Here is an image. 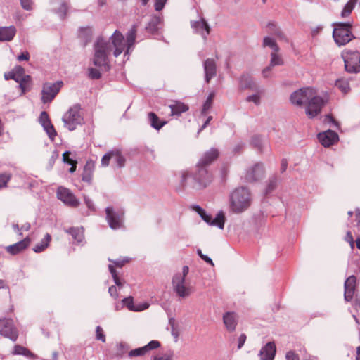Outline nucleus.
I'll return each instance as SVG.
<instances>
[{
	"instance_id": "1",
	"label": "nucleus",
	"mask_w": 360,
	"mask_h": 360,
	"mask_svg": "<svg viewBox=\"0 0 360 360\" xmlns=\"http://www.w3.org/2000/svg\"><path fill=\"white\" fill-rule=\"evenodd\" d=\"M188 176H191L201 188H206L212 182L214 173L212 168L205 167L197 162L195 169L191 173L188 172H184L182 173L179 186L176 188V191H181L184 189L186 179Z\"/></svg>"
},
{
	"instance_id": "2",
	"label": "nucleus",
	"mask_w": 360,
	"mask_h": 360,
	"mask_svg": "<svg viewBox=\"0 0 360 360\" xmlns=\"http://www.w3.org/2000/svg\"><path fill=\"white\" fill-rule=\"evenodd\" d=\"M94 65L104 72H109L111 65L108 56L112 50L110 41L102 36L98 37L94 44Z\"/></svg>"
},
{
	"instance_id": "3",
	"label": "nucleus",
	"mask_w": 360,
	"mask_h": 360,
	"mask_svg": "<svg viewBox=\"0 0 360 360\" xmlns=\"http://www.w3.org/2000/svg\"><path fill=\"white\" fill-rule=\"evenodd\" d=\"M251 193L246 187L235 188L229 195V209L233 213H241L251 205Z\"/></svg>"
},
{
	"instance_id": "4",
	"label": "nucleus",
	"mask_w": 360,
	"mask_h": 360,
	"mask_svg": "<svg viewBox=\"0 0 360 360\" xmlns=\"http://www.w3.org/2000/svg\"><path fill=\"white\" fill-rule=\"evenodd\" d=\"M333 26V37L338 46H345L355 39L352 33V22H334Z\"/></svg>"
},
{
	"instance_id": "5",
	"label": "nucleus",
	"mask_w": 360,
	"mask_h": 360,
	"mask_svg": "<svg viewBox=\"0 0 360 360\" xmlns=\"http://www.w3.org/2000/svg\"><path fill=\"white\" fill-rule=\"evenodd\" d=\"M81 105L76 103L73 105L63 116L64 125L70 131H74L78 125H82L84 122V117L81 112Z\"/></svg>"
},
{
	"instance_id": "6",
	"label": "nucleus",
	"mask_w": 360,
	"mask_h": 360,
	"mask_svg": "<svg viewBox=\"0 0 360 360\" xmlns=\"http://www.w3.org/2000/svg\"><path fill=\"white\" fill-rule=\"evenodd\" d=\"M345 68L347 72L357 73L360 72V52L345 49L342 53Z\"/></svg>"
},
{
	"instance_id": "7",
	"label": "nucleus",
	"mask_w": 360,
	"mask_h": 360,
	"mask_svg": "<svg viewBox=\"0 0 360 360\" xmlns=\"http://www.w3.org/2000/svg\"><path fill=\"white\" fill-rule=\"evenodd\" d=\"M63 86L62 81L54 83L45 82L43 84L41 90V101L43 103H51L57 94L60 92Z\"/></svg>"
},
{
	"instance_id": "8",
	"label": "nucleus",
	"mask_w": 360,
	"mask_h": 360,
	"mask_svg": "<svg viewBox=\"0 0 360 360\" xmlns=\"http://www.w3.org/2000/svg\"><path fill=\"white\" fill-rule=\"evenodd\" d=\"M194 210L208 224L217 226L221 229H224L226 217L223 211L219 212L216 217L213 219L211 214H207V212L199 205H195Z\"/></svg>"
},
{
	"instance_id": "9",
	"label": "nucleus",
	"mask_w": 360,
	"mask_h": 360,
	"mask_svg": "<svg viewBox=\"0 0 360 360\" xmlns=\"http://www.w3.org/2000/svg\"><path fill=\"white\" fill-rule=\"evenodd\" d=\"M0 334L13 342L17 340L19 333L12 319H0Z\"/></svg>"
},
{
	"instance_id": "10",
	"label": "nucleus",
	"mask_w": 360,
	"mask_h": 360,
	"mask_svg": "<svg viewBox=\"0 0 360 360\" xmlns=\"http://www.w3.org/2000/svg\"><path fill=\"white\" fill-rule=\"evenodd\" d=\"M325 105V101L321 96H316L308 101L306 106V114L309 118L312 119L316 117L321 111Z\"/></svg>"
},
{
	"instance_id": "11",
	"label": "nucleus",
	"mask_w": 360,
	"mask_h": 360,
	"mask_svg": "<svg viewBox=\"0 0 360 360\" xmlns=\"http://www.w3.org/2000/svg\"><path fill=\"white\" fill-rule=\"evenodd\" d=\"M56 195L58 199L60 200L65 205L70 207H77L79 205V201L68 188L63 186L58 187L57 189Z\"/></svg>"
},
{
	"instance_id": "12",
	"label": "nucleus",
	"mask_w": 360,
	"mask_h": 360,
	"mask_svg": "<svg viewBox=\"0 0 360 360\" xmlns=\"http://www.w3.org/2000/svg\"><path fill=\"white\" fill-rule=\"evenodd\" d=\"M106 219L109 226L112 229H118L122 227L124 213L121 211H115L112 207H108L105 209Z\"/></svg>"
},
{
	"instance_id": "13",
	"label": "nucleus",
	"mask_w": 360,
	"mask_h": 360,
	"mask_svg": "<svg viewBox=\"0 0 360 360\" xmlns=\"http://www.w3.org/2000/svg\"><path fill=\"white\" fill-rule=\"evenodd\" d=\"M172 286L176 295L182 298L188 297L193 292L192 288L185 285V279L179 276H174L172 278Z\"/></svg>"
},
{
	"instance_id": "14",
	"label": "nucleus",
	"mask_w": 360,
	"mask_h": 360,
	"mask_svg": "<svg viewBox=\"0 0 360 360\" xmlns=\"http://www.w3.org/2000/svg\"><path fill=\"white\" fill-rule=\"evenodd\" d=\"M238 89L240 91L251 90L259 91V86L252 76L248 72L243 73L238 79Z\"/></svg>"
},
{
	"instance_id": "15",
	"label": "nucleus",
	"mask_w": 360,
	"mask_h": 360,
	"mask_svg": "<svg viewBox=\"0 0 360 360\" xmlns=\"http://www.w3.org/2000/svg\"><path fill=\"white\" fill-rule=\"evenodd\" d=\"M317 138L321 144L326 148L335 144L339 141L338 134L330 129L319 133Z\"/></svg>"
},
{
	"instance_id": "16",
	"label": "nucleus",
	"mask_w": 360,
	"mask_h": 360,
	"mask_svg": "<svg viewBox=\"0 0 360 360\" xmlns=\"http://www.w3.org/2000/svg\"><path fill=\"white\" fill-rule=\"evenodd\" d=\"M219 155L220 153L217 148H212L203 153L198 163L205 167L212 168V164L218 159Z\"/></svg>"
},
{
	"instance_id": "17",
	"label": "nucleus",
	"mask_w": 360,
	"mask_h": 360,
	"mask_svg": "<svg viewBox=\"0 0 360 360\" xmlns=\"http://www.w3.org/2000/svg\"><path fill=\"white\" fill-rule=\"evenodd\" d=\"M161 346L160 342L158 340H151L146 345L139 347L134 349H131L128 353L129 358L143 356L147 352L150 350L155 349Z\"/></svg>"
},
{
	"instance_id": "18",
	"label": "nucleus",
	"mask_w": 360,
	"mask_h": 360,
	"mask_svg": "<svg viewBox=\"0 0 360 360\" xmlns=\"http://www.w3.org/2000/svg\"><path fill=\"white\" fill-rule=\"evenodd\" d=\"M264 174V166L262 163H256L251 167L245 175V180L248 182H255L260 179Z\"/></svg>"
},
{
	"instance_id": "19",
	"label": "nucleus",
	"mask_w": 360,
	"mask_h": 360,
	"mask_svg": "<svg viewBox=\"0 0 360 360\" xmlns=\"http://www.w3.org/2000/svg\"><path fill=\"white\" fill-rule=\"evenodd\" d=\"M356 277L354 275L349 276L345 282L344 297L347 302H350L354 296L356 291Z\"/></svg>"
},
{
	"instance_id": "20",
	"label": "nucleus",
	"mask_w": 360,
	"mask_h": 360,
	"mask_svg": "<svg viewBox=\"0 0 360 360\" xmlns=\"http://www.w3.org/2000/svg\"><path fill=\"white\" fill-rule=\"evenodd\" d=\"M31 243V238L29 236H27L22 240L9 245L6 247V252L12 255H16L21 252H22L24 250H25L27 248L29 247L30 244Z\"/></svg>"
},
{
	"instance_id": "21",
	"label": "nucleus",
	"mask_w": 360,
	"mask_h": 360,
	"mask_svg": "<svg viewBox=\"0 0 360 360\" xmlns=\"http://www.w3.org/2000/svg\"><path fill=\"white\" fill-rule=\"evenodd\" d=\"M205 79L207 83L217 75V65L214 59L207 58L204 61Z\"/></svg>"
},
{
	"instance_id": "22",
	"label": "nucleus",
	"mask_w": 360,
	"mask_h": 360,
	"mask_svg": "<svg viewBox=\"0 0 360 360\" xmlns=\"http://www.w3.org/2000/svg\"><path fill=\"white\" fill-rule=\"evenodd\" d=\"M276 347L274 342H269L260 350L261 360H274L276 355Z\"/></svg>"
},
{
	"instance_id": "23",
	"label": "nucleus",
	"mask_w": 360,
	"mask_h": 360,
	"mask_svg": "<svg viewBox=\"0 0 360 360\" xmlns=\"http://www.w3.org/2000/svg\"><path fill=\"white\" fill-rule=\"evenodd\" d=\"M309 89H300L294 91L290 96V101L292 103L298 106H302L307 101L309 100L307 91Z\"/></svg>"
},
{
	"instance_id": "24",
	"label": "nucleus",
	"mask_w": 360,
	"mask_h": 360,
	"mask_svg": "<svg viewBox=\"0 0 360 360\" xmlns=\"http://www.w3.org/2000/svg\"><path fill=\"white\" fill-rule=\"evenodd\" d=\"M223 322L229 332H233L238 324V316L235 312H226L223 315Z\"/></svg>"
},
{
	"instance_id": "25",
	"label": "nucleus",
	"mask_w": 360,
	"mask_h": 360,
	"mask_svg": "<svg viewBox=\"0 0 360 360\" xmlns=\"http://www.w3.org/2000/svg\"><path fill=\"white\" fill-rule=\"evenodd\" d=\"M94 169V162L92 160L86 161L82 174V181L86 182L89 185L92 184Z\"/></svg>"
},
{
	"instance_id": "26",
	"label": "nucleus",
	"mask_w": 360,
	"mask_h": 360,
	"mask_svg": "<svg viewBox=\"0 0 360 360\" xmlns=\"http://www.w3.org/2000/svg\"><path fill=\"white\" fill-rule=\"evenodd\" d=\"M123 305L125 306L129 311H141L147 309L149 304L146 302L140 303L135 305L134 303V298L132 296H129L122 300Z\"/></svg>"
},
{
	"instance_id": "27",
	"label": "nucleus",
	"mask_w": 360,
	"mask_h": 360,
	"mask_svg": "<svg viewBox=\"0 0 360 360\" xmlns=\"http://www.w3.org/2000/svg\"><path fill=\"white\" fill-rule=\"evenodd\" d=\"M191 27L197 32H200L202 37L206 39L210 33V27L205 19L199 21H191Z\"/></svg>"
},
{
	"instance_id": "28",
	"label": "nucleus",
	"mask_w": 360,
	"mask_h": 360,
	"mask_svg": "<svg viewBox=\"0 0 360 360\" xmlns=\"http://www.w3.org/2000/svg\"><path fill=\"white\" fill-rule=\"evenodd\" d=\"M16 28L15 26L11 25L9 27H0V41H11L16 34Z\"/></svg>"
},
{
	"instance_id": "29",
	"label": "nucleus",
	"mask_w": 360,
	"mask_h": 360,
	"mask_svg": "<svg viewBox=\"0 0 360 360\" xmlns=\"http://www.w3.org/2000/svg\"><path fill=\"white\" fill-rule=\"evenodd\" d=\"M17 83L19 84L18 88L21 91V95L25 94L26 93L31 91L33 86V80L32 77L30 75L24 76L23 78H21L19 82Z\"/></svg>"
},
{
	"instance_id": "30",
	"label": "nucleus",
	"mask_w": 360,
	"mask_h": 360,
	"mask_svg": "<svg viewBox=\"0 0 360 360\" xmlns=\"http://www.w3.org/2000/svg\"><path fill=\"white\" fill-rule=\"evenodd\" d=\"M162 18L158 15H153L151 17L150 21L146 25L145 30L146 31L151 34H156L158 33V25L160 24Z\"/></svg>"
},
{
	"instance_id": "31",
	"label": "nucleus",
	"mask_w": 360,
	"mask_h": 360,
	"mask_svg": "<svg viewBox=\"0 0 360 360\" xmlns=\"http://www.w3.org/2000/svg\"><path fill=\"white\" fill-rule=\"evenodd\" d=\"M171 109V115L179 116L183 112H185L188 110L189 107L187 104H185L181 101H174L173 104L169 105Z\"/></svg>"
},
{
	"instance_id": "32",
	"label": "nucleus",
	"mask_w": 360,
	"mask_h": 360,
	"mask_svg": "<svg viewBox=\"0 0 360 360\" xmlns=\"http://www.w3.org/2000/svg\"><path fill=\"white\" fill-rule=\"evenodd\" d=\"M93 31L91 27H81L78 31V37L82 40L84 45L86 46L91 40Z\"/></svg>"
},
{
	"instance_id": "33",
	"label": "nucleus",
	"mask_w": 360,
	"mask_h": 360,
	"mask_svg": "<svg viewBox=\"0 0 360 360\" xmlns=\"http://www.w3.org/2000/svg\"><path fill=\"white\" fill-rule=\"evenodd\" d=\"M148 117L151 127L157 130H160L167 123L166 121L161 120L153 112H150Z\"/></svg>"
},
{
	"instance_id": "34",
	"label": "nucleus",
	"mask_w": 360,
	"mask_h": 360,
	"mask_svg": "<svg viewBox=\"0 0 360 360\" xmlns=\"http://www.w3.org/2000/svg\"><path fill=\"white\" fill-rule=\"evenodd\" d=\"M51 241V236L49 233H46L41 242L33 248V251L36 253H40L44 251L49 246Z\"/></svg>"
},
{
	"instance_id": "35",
	"label": "nucleus",
	"mask_w": 360,
	"mask_h": 360,
	"mask_svg": "<svg viewBox=\"0 0 360 360\" xmlns=\"http://www.w3.org/2000/svg\"><path fill=\"white\" fill-rule=\"evenodd\" d=\"M269 34L276 36L279 39L288 41L285 35L275 23L269 22L267 25Z\"/></svg>"
},
{
	"instance_id": "36",
	"label": "nucleus",
	"mask_w": 360,
	"mask_h": 360,
	"mask_svg": "<svg viewBox=\"0 0 360 360\" xmlns=\"http://www.w3.org/2000/svg\"><path fill=\"white\" fill-rule=\"evenodd\" d=\"M110 40L113 46H125L124 37L119 30L115 31Z\"/></svg>"
},
{
	"instance_id": "37",
	"label": "nucleus",
	"mask_w": 360,
	"mask_h": 360,
	"mask_svg": "<svg viewBox=\"0 0 360 360\" xmlns=\"http://www.w3.org/2000/svg\"><path fill=\"white\" fill-rule=\"evenodd\" d=\"M70 7V3L66 1H63L60 6L54 10V12L58 15L62 20H64L68 14V11Z\"/></svg>"
},
{
	"instance_id": "38",
	"label": "nucleus",
	"mask_w": 360,
	"mask_h": 360,
	"mask_svg": "<svg viewBox=\"0 0 360 360\" xmlns=\"http://www.w3.org/2000/svg\"><path fill=\"white\" fill-rule=\"evenodd\" d=\"M41 125L43 127L49 138L51 141H54L58 134L51 121L49 120L48 122L41 124Z\"/></svg>"
},
{
	"instance_id": "39",
	"label": "nucleus",
	"mask_w": 360,
	"mask_h": 360,
	"mask_svg": "<svg viewBox=\"0 0 360 360\" xmlns=\"http://www.w3.org/2000/svg\"><path fill=\"white\" fill-rule=\"evenodd\" d=\"M13 354L15 355H22L28 358L34 356V354L30 349L20 345H15L14 346Z\"/></svg>"
},
{
	"instance_id": "40",
	"label": "nucleus",
	"mask_w": 360,
	"mask_h": 360,
	"mask_svg": "<svg viewBox=\"0 0 360 360\" xmlns=\"http://www.w3.org/2000/svg\"><path fill=\"white\" fill-rule=\"evenodd\" d=\"M70 235L72 236V239L75 240L77 243H81L84 239V233L82 230L79 228L70 227L66 231Z\"/></svg>"
},
{
	"instance_id": "41",
	"label": "nucleus",
	"mask_w": 360,
	"mask_h": 360,
	"mask_svg": "<svg viewBox=\"0 0 360 360\" xmlns=\"http://www.w3.org/2000/svg\"><path fill=\"white\" fill-rule=\"evenodd\" d=\"M215 96V94L214 92H211L206 101H205L204 104L202 105V108L201 110V115H206L210 110L212 108L213 105V101Z\"/></svg>"
},
{
	"instance_id": "42",
	"label": "nucleus",
	"mask_w": 360,
	"mask_h": 360,
	"mask_svg": "<svg viewBox=\"0 0 360 360\" xmlns=\"http://www.w3.org/2000/svg\"><path fill=\"white\" fill-rule=\"evenodd\" d=\"M112 160L115 162L117 167L119 168H122L125 165L126 159L119 149H113V158Z\"/></svg>"
},
{
	"instance_id": "43",
	"label": "nucleus",
	"mask_w": 360,
	"mask_h": 360,
	"mask_svg": "<svg viewBox=\"0 0 360 360\" xmlns=\"http://www.w3.org/2000/svg\"><path fill=\"white\" fill-rule=\"evenodd\" d=\"M137 32V25H133L127 34V45L129 48L134 46Z\"/></svg>"
},
{
	"instance_id": "44",
	"label": "nucleus",
	"mask_w": 360,
	"mask_h": 360,
	"mask_svg": "<svg viewBox=\"0 0 360 360\" xmlns=\"http://www.w3.org/2000/svg\"><path fill=\"white\" fill-rule=\"evenodd\" d=\"M335 86L345 94H347L350 91L349 83L345 79H337Z\"/></svg>"
},
{
	"instance_id": "45",
	"label": "nucleus",
	"mask_w": 360,
	"mask_h": 360,
	"mask_svg": "<svg viewBox=\"0 0 360 360\" xmlns=\"http://www.w3.org/2000/svg\"><path fill=\"white\" fill-rule=\"evenodd\" d=\"M129 349V346L126 342H121L116 345V353L115 356L122 358Z\"/></svg>"
},
{
	"instance_id": "46",
	"label": "nucleus",
	"mask_w": 360,
	"mask_h": 360,
	"mask_svg": "<svg viewBox=\"0 0 360 360\" xmlns=\"http://www.w3.org/2000/svg\"><path fill=\"white\" fill-rule=\"evenodd\" d=\"M358 0H349V1L345 5L342 13L341 16L342 18H346L349 16L353 9L354 8Z\"/></svg>"
},
{
	"instance_id": "47",
	"label": "nucleus",
	"mask_w": 360,
	"mask_h": 360,
	"mask_svg": "<svg viewBox=\"0 0 360 360\" xmlns=\"http://www.w3.org/2000/svg\"><path fill=\"white\" fill-rule=\"evenodd\" d=\"M76 158V153L72 154L70 151L66 150L63 154V161L65 164L72 165L73 163H77Z\"/></svg>"
},
{
	"instance_id": "48",
	"label": "nucleus",
	"mask_w": 360,
	"mask_h": 360,
	"mask_svg": "<svg viewBox=\"0 0 360 360\" xmlns=\"http://www.w3.org/2000/svg\"><path fill=\"white\" fill-rule=\"evenodd\" d=\"M277 176H274L269 179V181L265 189V195L267 196L271 193L276 188L277 186Z\"/></svg>"
},
{
	"instance_id": "49",
	"label": "nucleus",
	"mask_w": 360,
	"mask_h": 360,
	"mask_svg": "<svg viewBox=\"0 0 360 360\" xmlns=\"http://www.w3.org/2000/svg\"><path fill=\"white\" fill-rule=\"evenodd\" d=\"M263 46L264 47L269 46L273 50V51H276V52H278L280 50V48L278 46V44H276V42L275 41V40H274L273 39H271L269 37H265L264 38Z\"/></svg>"
},
{
	"instance_id": "50",
	"label": "nucleus",
	"mask_w": 360,
	"mask_h": 360,
	"mask_svg": "<svg viewBox=\"0 0 360 360\" xmlns=\"http://www.w3.org/2000/svg\"><path fill=\"white\" fill-rule=\"evenodd\" d=\"M250 144L254 148H256L259 152L262 151V139L260 135L257 134L252 136Z\"/></svg>"
},
{
	"instance_id": "51",
	"label": "nucleus",
	"mask_w": 360,
	"mask_h": 360,
	"mask_svg": "<svg viewBox=\"0 0 360 360\" xmlns=\"http://www.w3.org/2000/svg\"><path fill=\"white\" fill-rule=\"evenodd\" d=\"M283 64V58L278 54V52L273 51L271 53V60L269 65L272 68L276 65H282Z\"/></svg>"
},
{
	"instance_id": "52",
	"label": "nucleus",
	"mask_w": 360,
	"mask_h": 360,
	"mask_svg": "<svg viewBox=\"0 0 360 360\" xmlns=\"http://www.w3.org/2000/svg\"><path fill=\"white\" fill-rule=\"evenodd\" d=\"M11 178L12 174L10 172L0 173V189L6 188Z\"/></svg>"
},
{
	"instance_id": "53",
	"label": "nucleus",
	"mask_w": 360,
	"mask_h": 360,
	"mask_svg": "<svg viewBox=\"0 0 360 360\" xmlns=\"http://www.w3.org/2000/svg\"><path fill=\"white\" fill-rule=\"evenodd\" d=\"M108 269H109L110 274H112V276L113 278L114 282L116 284V285H117L120 288L122 287L123 283H122L121 279L120 278L118 274H117L116 269H115V266L112 264H109Z\"/></svg>"
},
{
	"instance_id": "54",
	"label": "nucleus",
	"mask_w": 360,
	"mask_h": 360,
	"mask_svg": "<svg viewBox=\"0 0 360 360\" xmlns=\"http://www.w3.org/2000/svg\"><path fill=\"white\" fill-rule=\"evenodd\" d=\"M13 72L15 74V78L18 81H15L16 82H19V80L21 78H23L24 76H26L25 75V68L21 65H15L13 68Z\"/></svg>"
},
{
	"instance_id": "55",
	"label": "nucleus",
	"mask_w": 360,
	"mask_h": 360,
	"mask_svg": "<svg viewBox=\"0 0 360 360\" xmlns=\"http://www.w3.org/2000/svg\"><path fill=\"white\" fill-rule=\"evenodd\" d=\"M113 158V150H111L106 153L101 158V165L103 167H107L110 164V161Z\"/></svg>"
},
{
	"instance_id": "56",
	"label": "nucleus",
	"mask_w": 360,
	"mask_h": 360,
	"mask_svg": "<svg viewBox=\"0 0 360 360\" xmlns=\"http://www.w3.org/2000/svg\"><path fill=\"white\" fill-rule=\"evenodd\" d=\"M109 261L114 264V265L117 268L123 267L127 263L130 262V259L128 257H124L123 259H117L115 260L109 259Z\"/></svg>"
},
{
	"instance_id": "57",
	"label": "nucleus",
	"mask_w": 360,
	"mask_h": 360,
	"mask_svg": "<svg viewBox=\"0 0 360 360\" xmlns=\"http://www.w3.org/2000/svg\"><path fill=\"white\" fill-rule=\"evenodd\" d=\"M174 355V351L169 349L166 353H165L164 355L162 356H154L153 360H173Z\"/></svg>"
},
{
	"instance_id": "58",
	"label": "nucleus",
	"mask_w": 360,
	"mask_h": 360,
	"mask_svg": "<svg viewBox=\"0 0 360 360\" xmlns=\"http://www.w3.org/2000/svg\"><path fill=\"white\" fill-rule=\"evenodd\" d=\"M96 339L101 340L102 342H105L106 340L105 335L100 326L96 328Z\"/></svg>"
},
{
	"instance_id": "59",
	"label": "nucleus",
	"mask_w": 360,
	"mask_h": 360,
	"mask_svg": "<svg viewBox=\"0 0 360 360\" xmlns=\"http://www.w3.org/2000/svg\"><path fill=\"white\" fill-rule=\"evenodd\" d=\"M101 73L100 71L94 68H89V77L91 79H99L101 78Z\"/></svg>"
},
{
	"instance_id": "60",
	"label": "nucleus",
	"mask_w": 360,
	"mask_h": 360,
	"mask_svg": "<svg viewBox=\"0 0 360 360\" xmlns=\"http://www.w3.org/2000/svg\"><path fill=\"white\" fill-rule=\"evenodd\" d=\"M169 324L172 328V335L175 338H178L179 332L177 330V327L176 326V321L174 318H170L169 319Z\"/></svg>"
},
{
	"instance_id": "61",
	"label": "nucleus",
	"mask_w": 360,
	"mask_h": 360,
	"mask_svg": "<svg viewBox=\"0 0 360 360\" xmlns=\"http://www.w3.org/2000/svg\"><path fill=\"white\" fill-rule=\"evenodd\" d=\"M20 5L23 9H25L26 11H32V5H33L32 0H20Z\"/></svg>"
},
{
	"instance_id": "62",
	"label": "nucleus",
	"mask_w": 360,
	"mask_h": 360,
	"mask_svg": "<svg viewBox=\"0 0 360 360\" xmlns=\"http://www.w3.org/2000/svg\"><path fill=\"white\" fill-rule=\"evenodd\" d=\"M229 172V165L227 163L224 164L220 169L221 177L223 181H226Z\"/></svg>"
},
{
	"instance_id": "63",
	"label": "nucleus",
	"mask_w": 360,
	"mask_h": 360,
	"mask_svg": "<svg viewBox=\"0 0 360 360\" xmlns=\"http://www.w3.org/2000/svg\"><path fill=\"white\" fill-rule=\"evenodd\" d=\"M246 101L253 102L256 105L260 104V96L258 94H252L246 98Z\"/></svg>"
},
{
	"instance_id": "64",
	"label": "nucleus",
	"mask_w": 360,
	"mask_h": 360,
	"mask_svg": "<svg viewBox=\"0 0 360 360\" xmlns=\"http://www.w3.org/2000/svg\"><path fill=\"white\" fill-rule=\"evenodd\" d=\"M286 360H300L299 355L293 351H289L285 356Z\"/></svg>"
}]
</instances>
